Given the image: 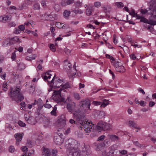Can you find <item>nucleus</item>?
I'll return each mask as SVG.
<instances>
[{"mask_svg": "<svg viewBox=\"0 0 156 156\" xmlns=\"http://www.w3.org/2000/svg\"><path fill=\"white\" fill-rule=\"evenodd\" d=\"M70 13V12L69 11H68L67 10H65L63 13V15L65 18L66 19H68Z\"/></svg>", "mask_w": 156, "mask_h": 156, "instance_id": "nucleus-29", "label": "nucleus"}, {"mask_svg": "<svg viewBox=\"0 0 156 156\" xmlns=\"http://www.w3.org/2000/svg\"><path fill=\"white\" fill-rule=\"evenodd\" d=\"M24 134L23 133H18L14 135V136L16 139V145L18 146L20 142L22 140Z\"/></svg>", "mask_w": 156, "mask_h": 156, "instance_id": "nucleus-8", "label": "nucleus"}, {"mask_svg": "<svg viewBox=\"0 0 156 156\" xmlns=\"http://www.w3.org/2000/svg\"><path fill=\"white\" fill-rule=\"evenodd\" d=\"M16 24L14 22H10L8 24V26L9 27H15Z\"/></svg>", "mask_w": 156, "mask_h": 156, "instance_id": "nucleus-53", "label": "nucleus"}, {"mask_svg": "<svg viewBox=\"0 0 156 156\" xmlns=\"http://www.w3.org/2000/svg\"><path fill=\"white\" fill-rule=\"evenodd\" d=\"M107 136L108 138L113 141H117L119 139V138L115 135H108Z\"/></svg>", "mask_w": 156, "mask_h": 156, "instance_id": "nucleus-19", "label": "nucleus"}, {"mask_svg": "<svg viewBox=\"0 0 156 156\" xmlns=\"http://www.w3.org/2000/svg\"><path fill=\"white\" fill-rule=\"evenodd\" d=\"M51 74H50L48 72H46L43 75V79L45 81H47L48 83H49V80H48L51 78Z\"/></svg>", "mask_w": 156, "mask_h": 156, "instance_id": "nucleus-22", "label": "nucleus"}, {"mask_svg": "<svg viewBox=\"0 0 156 156\" xmlns=\"http://www.w3.org/2000/svg\"><path fill=\"white\" fill-rule=\"evenodd\" d=\"M50 150L46 148L43 149V152H42V155L43 156H51L50 154Z\"/></svg>", "mask_w": 156, "mask_h": 156, "instance_id": "nucleus-26", "label": "nucleus"}, {"mask_svg": "<svg viewBox=\"0 0 156 156\" xmlns=\"http://www.w3.org/2000/svg\"><path fill=\"white\" fill-rule=\"evenodd\" d=\"M130 58L133 60H135L136 58V56H135V55L133 54H132L131 55H130Z\"/></svg>", "mask_w": 156, "mask_h": 156, "instance_id": "nucleus-63", "label": "nucleus"}, {"mask_svg": "<svg viewBox=\"0 0 156 156\" xmlns=\"http://www.w3.org/2000/svg\"><path fill=\"white\" fill-rule=\"evenodd\" d=\"M54 140L56 144L59 145H61L63 142V139L59 136H55Z\"/></svg>", "mask_w": 156, "mask_h": 156, "instance_id": "nucleus-14", "label": "nucleus"}, {"mask_svg": "<svg viewBox=\"0 0 156 156\" xmlns=\"http://www.w3.org/2000/svg\"><path fill=\"white\" fill-rule=\"evenodd\" d=\"M115 68V70L118 72L123 73L125 71V69L124 67L122 65L118 64L117 62H115L114 64Z\"/></svg>", "mask_w": 156, "mask_h": 156, "instance_id": "nucleus-10", "label": "nucleus"}, {"mask_svg": "<svg viewBox=\"0 0 156 156\" xmlns=\"http://www.w3.org/2000/svg\"><path fill=\"white\" fill-rule=\"evenodd\" d=\"M57 152V151L56 149H54L52 150L51 151V153L53 155L55 156Z\"/></svg>", "mask_w": 156, "mask_h": 156, "instance_id": "nucleus-61", "label": "nucleus"}, {"mask_svg": "<svg viewBox=\"0 0 156 156\" xmlns=\"http://www.w3.org/2000/svg\"><path fill=\"white\" fill-rule=\"evenodd\" d=\"M105 122L102 121H100L97 124L96 128L97 129L99 130H104Z\"/></svg>", "mask_w": 156, "mask_h": 156, "instance_id": "nucleus-16", "label": "nucleus"}, {"mask_svg": "<svg viewBox=\"0 0 156 156\" xmlns=\"http://www.w3.org/2000/svg\"><path fill=\"white\" fill-rule=\"evenodd\" d=\"M73 96L77 100H79L80 98L79 95L77 93H74Z\"/></svg>", "mask_w": 156, "mask_h": 156, "instance_id": "nucleus-47", "label": "nucleus"}, {"mask_svg": "<svg viewBox=\"0 0 156 156\" xmlns=\"http://www.w3.org/2000/svg\"><path fill=\"white\" fill-rule=\"evenodd\" d=\"M76 108V104L74 102L67 103L66 108L69 111L72 113L75 110Z\"/></svg>", "mask_w": 156, "mask_h": 156, "instance_id": "nucleus-12", "label": "nucleus"}, {"mask_svg": "<svg viewBox=\"0 0 156 156\" xmlns=\"http://www.w3.org/2000/svg\"><path fill=\"white\" fill-rule=\"evenodd\" d=\"M76 7H81L82 5V2L79 1L76 2L75 3Z\"/></svg>", "mask_w": 156, "mask_h": 156, "instance_id": "nucleus-38", "label": "nucleus"}, {"mask_svg": "<svg viewBox=\"0 0 156 156\" xmlns=\"http://www.w3.org/2000/svg\"><path fill=\"white\" fill-rule=\"evenodd\" d=\"M136 19H140V22H143L144 23H148L149 20H147L146 18L144 17H143L139 15L136 16Z\"/></svg>", "mask_w": 156, "mask_h": 156, "instance_id": "nucleus-23", "label": "nucleus"}, {"mask_svg": "<svg viewBox=\"0 0 156 156\" xmlns=\"http://www.w3.org/2000/svg\"><path fill=\"white\" fill-rule=\"evenodd\" d=\"M57 108L56 105H55L53 108V110L51 112V115L56 116V111Z\"/></svg>", "mask_w": 156, "mask_h": 156, "instance_id": "nucleus-31", "label": "nucleus"}, {"mask_svg": "<svg viewBox=\"0 0 156 156\" xmlns=\"http://www.w3.org/2000/svg\"><path fill=\"white\" fill-rule=\"evenodd\" d=\"M105 113L103 111H100L98 115L99 117L100 118H105Z\"/></svg>", "mask_w": 156, "mask_h": 156, "instance_id": "nucleus-33", "label": "nucleus"}, {"mask_svg": "<svg viewBox=\"0 0 156 156\" xmlns=\"http://www.w3.org/2000/svg\"><path fill=\"white\" fill-rule=\"evenodd\" d=\"M49 21H53L57 19V15L55 14L50 13L49 14Z\"/></svg>", "mask_w": 156, "mask_h": 156, "instance_id": "nucleus-24", "label": "nucleus"}, {"mask_svg": "<svg viewBox=\"0 0 156 156\" xmlns=\"http://www.w3.org/2000/svg\"><path fill=\"white\" fill-rule=\"evenodd\" d=\"M11 40H12L11 41H13L16 42L19 41L20 43L21 42V41H19V38L16 37H13L12 39H11Z\"/></svg>", "mask_w": 156, "mask_h": 156, "instance_id": "nucleus-57", "label": "nucleus"}, {"mask_svg": "<svg viewBox=\"0 0 156 156\" xmlns=\"http://www.w3.org/2000/svg\"><path fill=\"white\" fill-rule=\"evenodd\" d=\"M18 124L21 127H24L26 126L25 123L20 120L18 121Z\"/></svg>", "mask_w": 156, "mask_h": 156, "instance_id": "nucleus-50", "label": "nucleus"}, {"mask_svg": "<svg viewBox=\"0 0 156 156\" xmlns=\"http://www.w3.org/2000/svg\"><path fill=\"white\" fill-rule=\"evenodd\" d=\"M115 5L119 8H122L123 6V4L121 2H117L115 3Z\"/></svg>", "mask_w": 156, "mask_h": 156, "instance_id": "nucleus-44", "label": "nucleus"}, {"mask_svg": "<svg viewBox=\"0 0 156 156\" xmlns=\"http://www.w3.org/2000/svg\"><path fill=\"white\" fill-rule=\"evenodd\" d=\"M114 151L113 150H111L109 152V154L108 156H115L114 154Z\"/></svg>", "mask_w": 156, "mask_h": 156, "instance_id": "nucleus-58", "label": "nucleus"}, {"mask_svg": "<svg viewBox=\"0 0 156 156\" xmlns=\"http://www.w3.org/2000/svg\"><path fill=\"white\" fill-rule=\"evenodd\" d=\"M21 31L20 29H18L17 28H15L14 33L16 34H18L20 33Z\"/></svg>", "mask_w": 156, "mask_h": 156, "instance_id": "nucleus-62", "label": "nucleus"}, {"mask_svg": "<svg viewBox=\"0 0 156 156\" xmlns=\"http://www.w3.org/2000/svg\"><path fill=\"white\" fill-rule=\"evenodd\" d=\"M112 128L111 125L109 123H107L105 122V126L104 128V130L110 129Z\"/></svg>", "mask_w": 156, "mask_h": 156, "instance_id": "nucleus-32", "label": "nucleus"}, {"mask_svg": "<svg viewBox=\"0 0 156 156\" xmlns=\"http://www.w3.org/2000/svg\"><path fill=\"white\" fill-rule=\"evenodd\" d=\"M105 137V136L104 135H101L98 138L97 140L98 141H101L104 139Z\"/></svg>", "mask_w": 156, "mask_h": 156, "instance_id": "nucleus-56", "label": "nucleus"}, {"mask_svg": "<svg viewBox=\"0 0 156 156\" xmlns=\"http://www.w3.org/2000/svg\"><path fill=\"white\" fill-rule=\"evenodd\" d=\"M20 31H23L25 30V28L23 25H20L18 27Z\"/></svg>", "mask_w": 156, "mask_h": 156, "instance_id": "nucleus-59", "label": "nucleus"}, {"mask_svg": "<svg viewBox=\"0 0 156 156\" xmlns=\"http://www.w3.org/2000/svg\"><path fill=\"white\" fill-rule=\"evenodd\" d=\"M16 55L15 54V52H14L12 53V56L11 58L13 60H14L16 58Z\"/></svg>", "mask_w": 156, "mask_h": 156, "instance_id": "nucleus-60", "label": "nucleus"}, {"mask_svg": "<svg viewBox=\"0 0 156 156\" xmlns=\"http://www.w3.org/2000/svg\"><path fill=\"white\" fill-rule=\"evenodd\" d=\"M66 102L67 104V103H72V102H74L73 101L70 97H67L66 100Z\"/></svg>", "mask_w": 156, "mask_h": 156, "instance_id": "nucleus-49", "label": "nucleus"}, {"mask_svg": "<svg viewBox=\"0 0 156 156\" xmlns=\"http://www.w3.org/2000/svg\"><path fill=\"white\" fill-rule=\"evenodd\" d=\"M50 48L51 50L52 51L55 52V51L56 49L54 45L53 44H51L50 45Z\"/></svg>", "mask_w": 156, "mask_h": 156, "instance_id": "nucleus-48", "label": "nucleus"}, {"mask_svg": "<svg viewBox=\"0 0 156 156\" xmlns=\"http://www.w3.org/2000/svg\"><path fill=\"white\" fill-rule=\"evenodd\" d=\"M64 51L65 52V53L68 55H70V53H71V51L68 49L67 48H65L64 49Z\"/></svg>", "mask_w": 156, "mask_h": 156, "instance_id": "nucleus-52", "label": "nucleus"}, {"mask_svg": "<svg viewBox=\"0 0 156 156\" xmlns=\"http://www.w3.org/2000/svg\"><path fill=\"white\" fill-rule=\"evenodd\" d=\"M106 57L107 58L110 59L111 61H113L114 60V58L112 56L106 54Z\"/></svg>", "mask_w": 156, "mask_h": 156, "instance_id": "nucleus-55", "label": "nucleus"}, {"mask_svg": "<svg viewBox=\"0 0 156 156\" xmlns=\"http://www.w3.org/2000/svg\"><path fill=\"white\" fill-rule=\"evenodd\" d=\"M10 92L11 97L13 99L16 101H22L24 99V97L20 92V90L19 88L15 89H11Z\"/></svg>", "mask_w": 156, "mask_h": 156, "instance_id": "nucleus-3", "label": "nucleus"}, {"mask_svg": "<svg viewBox=\"0 0 156 156\" xmlns=\"http://www.w3.org/2000/svg\"><path fill=\"white\" fill-rule=\"evenodd\" d=\"M66 144L67 147L68 156H73L78 151L79 144L76 140L69 139L66 141Z\"/></svg>", "mask_w": 156, "mask_h": 156, "instance_id": "nucleus-1", "label": "nucleus"}, {"mask_svg": "<svg viewBox=\"0 0 156 156\" xmlns=\"http://www.w3.org/2000/svg\"><path fill=\"white\" fill-rule=\"evenodd\" d=\"M8 150L9 152L13 153L16 151V150L15 149L13 146L11 145L8 148Z\"/></svg>", "mask_w": 156, "mask_h": 156, "instance_id": "nucleus-28", "label": "nucleus"}, {"mask_svg": "<svg viewBox=\"0 0 156 156\" xmlns=\"http://www.w3.org/2000/svg\"><path fill=\"white\" fill-rule=\"evenodd\" d=\"M150 11H149V10H147L146 9H142L140 10V13L142 15L150 14L151 15V17L153 18H155L156 16H154L152 14L149 13Z\"/></svg>", "mask_w": 156, "mask_h": 156, "instance_id": "nucleus-21", "label": "nucleus"}, {"mask_svg": "<svg viewBox=\"0 0 156 156\" xmlns=\"http://www.w3.org/2000/svg\"><path fill=\"white\" fill-rule=\"evenodd\" d=\"M62 88H62L61 90H62V88L63 89L69 88L70 87V86L69 85V83H66L64 85H62Z\"/></svg>", "mask_w": 156, "mask_h": 156, "instance_id": "nucleus-46", "label": "nucleus"}, {"mask_svg": "<svg viewBox=\"0 0 156 156\" xmlns=\"http://www.w3.org/2000/svg\"><path fill=\"white\" fill-rule=\"evenodd\" d=\"M74 0H62L61 2V5L63 6H66L73 3Z\"/></svg>", "mask_w": 156, "mask_h": 156, "instance_id": "nucleus-17", "label": "nucleus"}, {"mask_svg": "<svg viewBox=\"0 0 156 156\" xmlns=\"http://www.w3.org/2000/svg\"><path fill=\"white\" fill-rule=\"evenodd\" d=\"M10 20V19L8 15H2L0 16V22L5 23Z\"/></svg>", "mask_w": 156, "mask_h": 156, "instance_id": "nucleus-15", "label": "nucleus"}, {"mask_svg": "<svg viewBox=\"0 0 156 156\" xmlns=\"http://www.w3.org/2000/svg\"><path fill=\"white\" fill-rule=\"evenodd\" d=\"M25 119V120L27 121L29 123H32V121L34 120L33 117L27 116V115L25 114L24 115Z\"/></svg>", "mask_w": 156, "mask_h": 156, "instance_id": "nucleus-27", "label": "nucleus"}, {"mask_svg": "<svg viewBox=\"0 0 156 156\" xmlns=\"http://www.w3.org/2000/svg\"><path fill=\"white\" fill-rule=\"evenodd\" d=\"M129 14L130 15L132 16L133 17H136L137 15H139L138 14H137L136 13H135L134 10V9H132L131 11L129 12Z\"/></svg>", "mask_w": 156, "mask_h": 156, "instance_id": "nucleus-42", "label": "nucleus"}, {"mask_svg": "<svg viewBox=\"0 0 156 156\" xmlns=\"http://www.w3.org/2000/svg\"><path fill=\"white\" fill-rule=\"evenodd\" d=\"M133 142L135 145L141 148L144 147L143 145L140 144L137 141H133Z\"/></svg>", "mask_w": 156, "mask_h": 156, "instance_id": "nucleus-43", "label": "nucleus"}, {"mask_svg": "<svg viewBox=\"0 0 156 156\" xmlns=\"http://www.w3.org/2000/svg\"><path fill=\"white\" fill-rule=\"evenodd\" d=\"M80 106L85 107L88 109H90V101L88 99H86L84 101H81L80 102Z\"/></svg>", "mask_w": 156, "mask_h": 156, "instance_id": "nucleus-11", "label": "nucleus"}, {"mask_svg": "<svg viewBox=\"0 0 156 156\" xmlns=\"http://www.w3.org/2000/svg\"><path fill=\"white\" fill-rule=\"evenodd\" d=\"M63 82L62 80H60L58 77H55V75L53 77L51 82H50V86H52L54 88H58L62 86L61 84Z\"/></svg>", "mask_w": 156, "mask_h": 156, "instance_id": "nucleus-5", "label": "nucleus"}, {"mask_svg": "<svg viewBox=\"0 0 156 156\" xmlns=\"http://www.w3.org/2000/svg\"><path fill=\"white\" fill-rule=\"evenodd\" d=\"M91 153L90 147L89 146H86L83 149V151H76V153L74 154L73 156H85L86 154L87 155H90Z\"/></svg>", "mask_w": 156, "mask_h": 156, "instance_id": "nucleus-4", "label": "nucleus"}, {"mask_svg": "<svg viewBox=\"0 0 156 156\" xmlns=\"http://www.w3.org/2000/svg\"><path fill=\"white\" fill-rule=\"evenodd\" d=\"M33 8L35 10H39L40 9V5L39 4H35L33 6Z\"/></svg>", "mask_w": 156, "mask_h": 156, "instance_id": "nucleus-45", "label": "nucleus"}, {"mask_svg": "<svg viewBox=\"0 0 156 156\" xmlns=\"http://www.w3.org/2000/svg\"><path fill=\"white\" fill-rule=\"evenodd\" d=\"M66 123V121L64 119H60L59 120L58 126L60 128H62L65 127Z\"/></svg>", "mask_w": 156, "mask_h": 156, "instance_id": "nucleus-25", "label": "nucleus"}, {"mask_svg": "<svg viewBox=\"0 0 156 156\" xmlns=\"http://www.w3.org/2000/svg\"><path fill=\"white\" fill-rule=\"evenodd\" d=\"M62 88H61L59 90H55L52 94V97L53 99L56 101H59L61 98V92Z\"/></svg>", "mask_w": 156, "mask_h": 156, "instance_id": "nucleus-7", "label": "nucleus"}, {"mask_svg": "<svg viewBox=\"0 0 156 156\" xmlns=\"http://www.w3.org/2000/svg\"><path fill=\"white\" fill-rule=\"evenodd\" d=\"M92 104L98 106L101 105V102L98 101H93Z\"/></svg>", "mask_w": 156, "mask_h": 156, "instance_id": "nucleus-51", "label": "nucleus"}, {"mask_svg": "<svg viewBox=\"0 0 156 156\" xmlns=\"http://www.w3.org/2000/svg\"><path fill=\"white\" fill-rule=\"evenodd\" d=\"M37 57V55H33L32 56H27L26 59L27 60L31 61L32 60L35 59Z\"/></svg>", "mask_w": 156, "mask_h": 156, "instance_id": "nucleus-30", "label": "nucleus"}, {"mask_svg": "<svg viewBox=\"0 0 156 156\" xmlns=\"http://www.w3.org/2000/svg\"><path fill=\"white\" fill-rule=\"evenodd\" d=\"M11 39L10 38H6L4 37V41L2 44V46L4 47H7L10 46L11 44H13V43L11 41Z\"/></svg>", "mask_w": 156, "mask_h": 156, "instance_id": "nucleus-13", "label": "nucleus"}, {"mask_svg": "<svg viewBox=\"0 0 156 156\" xmlns=\"http://www.w3.org/2000/svg\"><path fill=\"white\" fill-rule=\"evenodd\" d=\"M21 150L24 152L26 153L28 151V148L26 146L22 147L21 148Z\"/></svg>", "mask_w": 156, "mask_h": 156, "instance_id": "nucleus-54", "label": "nucleus"}, {"mask_svg": "<svg viewBox=\"0 0 156 156\" xmlns=\"http://www.w3.org/2000/svg\"><path fill=\"white\" fill-rule=\"evenodd\" d=\"M149 13L152 14L154 16H156V0L151 1L149 8Z\"/></svg>", "mask_w": 156, "mask_h": 156, "instance_id": "nucleus-6", "label": "nucleus"}, {"mask_svg": "<svg viewBox=\"0 0 156 156\" xmlns=\"http://www.w3.org/2000/svg\"><path fill=\"white\" fill-rule=\"evenodd\" d=\"M18 68L19 69H24L25 68V64L23 63H20L18 64Z\"/></svg>", "mask_w": 156, "mask_h": 156, "instance_id": "nucleus-34", "label": "nucleus"}, {"mask_svg": "<svg viewBox=\"0 0 156 156\" xmlns=\"http://www.w3.org/2000/svg\"><path fill=\"white\" fill-rule=\"evenodd\" d=\"M148 24L153 26L156 25V21L149 19Z\"/></svg>", "mask_w": 156, "mask_h": 156, "instance_id": "nucleus-39", "label": "nucleus"}, {"mask_svg": "<svg viewBox=\"0 0 156 156\" xmlns=\"http://www.w3.org/2000/svg\"><path fill=\"white\" fill-rule=\"evenodd\" d=\"M128 125L130 127H133L135 129H138L139 130H140V127L139 126H137L136 123L133 121H129L128 122Z\"/></svg>", "mask_w": 156, "mask_h": 156, "instance_id": "nucleus-18", "label": "nucleus"}, {"mask_svg": "<svg viewBox=\"0 0 156 156\" xmlns=\"http://www.w3.org/2000/svg\"><path fill=\"white\" fill-rule=\"evenodd\" d=\"M73 12L76 14H81L83 12V10L79 9H75L73 10Z\"/></svg>", "mask_w": 156, "mask_h": 156, "instance_id": "nucleus-36", "label": "nucleus"}, {"mask_svg": "<svg viewBox=\"0 0 156 156\" xmlns=\"http://www.w3.org/2000/svg\"><path fill=\"white\" fill-rule=\"evenodd\" d=\"M80 112H77L76 111L73 113V116L75 117H77L78 119H80L79 121V123L82 126H84V129L85 131L87 133L91 131V130L92 128V125L91 123L88 121H85L84 122L80 119L82 118L81 117H80L79 115H80Z\"/></svg>", "mask_w": 156, "mask_h": 156, "instance_id": "nucleus-2", "label": "nucleus"}, {"mask_svg": "<svg viewBox=\"0 0 156 156\" xmlns=\"http://www.w3.org/2000/svg\"><path fill=\"white\" fill-rule=\"evenodd\" d=\"M94 6L89 5H88L86 9L85 13L87 16H90L92 14V13L94 11Z\"/></svg>", "mask_w": 156, "mask_h": 156, "instance_id": "nucleus-9", "label": "nucleus"}, {"mask_svg": "<svg viewBox=\"0 0 156 156\" xmlns=\"http://www.w3.org/2000/svg\"><path fill=\"white\" fill-rule=\"evenodd\" d=\"M102 102L100 106L101 108H105L107 105L109 104V102L108 100L104 99L101 100Z\"/></svg>", "mask_w": 156, "mask_h": 156, "instance_id": "nucleus-20", "label": "nucleus"}, {"mask_svg": "<svg viewBox=\"0 0 156 156\" xmlns=\"http://www.w3.org/2000/svg\"><path fill=\"white\" fill-rule=\"evenodd\" d=\"M42 17L45 20L49 21V14H44L42 15Z\"/></svg>", "mask_w": 156, "mask_h": 156, "instance_id": "nucleus-40", "label": "nucleus"}, {"mask_svg": "<svg viewBox=\"0 0 156 156\" xmlns=\"http://www.w3.org/2000/svg\"><path fill=\"white\" fill-rule=\"evenodd\" d=\"M25 32L28 34L31 33V34L35 37H37L38 36V34L37 33H35L34 31H31L28 30H25Z\"/></svg>", "mask_w": 156, "mask_h": 156, "instance_id": "nucleus-35", "label": "nucleus"}, {"mask_svg": "<svg viewBox=\"0 0 156 156\" xmlns=\"http://www.w3.org/2000/svg\"><path fill=\"white\" fill-rule=\"evenodd\" d=\"M94 5L95 7L99 8L101 6V3L100 2L97 1L94 3Z\"/></svg>", "mask_w": 156, "mask_h": 156, "instance_id": "nucleus-37", "label": "nucleus"}, {"mask_svg": "<svg viewBox=\"0 0 156 156\" xmlns=\"http://www.w3.org/2000/svg\"><path fill=\"white\" fill-rule=\"evenodd\" d=\"M44 106L45 108H50L51 107V105L50 104L47 103L45 104Z\"/></svg>", "mask_w": 156, "mask_h": 156, "instance_id": "nucleus-64", "label": "nucleus"}, {"mask_svg": "<svg viewBox=\"0 0 156 156\" xmlns=\"http://www.w3.org/2000/svg\"><path fill=\"white\" fill-rule=\"evenodd\" d=\"M64 24L60 22H57L56 23V26L58 28H61L63 27Z\"/></svg>", "mask_w": 156, "mask_h": 156, "instance_id": "nucleus-41", "label": "nucleus"}]
</instances>
